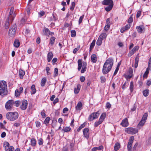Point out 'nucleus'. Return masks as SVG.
<instances>
[{"label": "nucleus", "mask_w": 151, "mask_h": 151, "mask_svg": "<svg viewBox=\"0 0 151 151\" xmlns=\"http://www.w3.org/2000/svg\"><path fill=\"white\" fill-rule=\"evenodd\" d=\"M6 83L3 81H0V98H2L7 95L8 91L6 90Z\"/></svg>", "instance_id": "obj_1"}, {"label": "nucleus", "mask_w": 151, "mask_h": 151, "mask_svg": "<svg viewBox=\"0 0 151 151\" xmlns=\"http://www.w3.org/2000/svg\"><path fill=\"white\" fill-rule=\"evenodd\" d=\"M18 116V114L17 112H8L6 114L7 119L11 121H14L16 120Z\"/></svg>", "instance_id": "obj_2"}, {"label": "nucleus", "mask_w": 151, "mask_h": 151, "mask_svg": "<svg viewBox=\"0 0 151 151\" xmlns=\"http://www.w3.org/2000/svg\"><path fill=\"white\" fill-rule=\"evenodd\" d=\"M78 70H80L82 67L81 73H84L86 70L87 69V63L86 62L82 63V60L79 59L78 60Z\"/></svg>", "instance_id": "obj_3"}, {"label": "nucleus", "mask_w": 151, "mask_h": 151, "mask_svg": "<svg viewBox=\"0 0 151 151\" xmlns=\"http://www.w3.org/2000/svg\"><path fill=\"white\" fill-rule=\"evenodd\" d=\"M17 29V26L16 24L12 26L9 29V36L13 37L14 36Z\"/></svg>", "instance_id": "obj_4"}, {"label": "nucleus", "mask_w": 151, "mask_h": 151, "mask_svg": "<svg viewBox=\"0 0 151 151\" xmlns=\"http://www.w3.org/2000/svg\"><path fill=\"white\" fill-rule=\"evenodd\" d=\"M14 8L12 6L11 8L8 17L7 18L8 21L10 20V21H12L15 17L16 15L14 12Z\"/></svg>", "instance_id": "obj_5"}, {"label": "nucleus", "mask_w": 151, "mask_h": 151, "mask_svg": "<svg viewBox=\"0 0 151 151\" xmlns=\"http://www.w3.org/2000/svg\"><path fill=\"white\" fill-rule=\"evenodd\" d=\"M100 113L99 111L96 112H93L91 114L88 118L89 121H91L94 119H97L99 116Z\"/></svg>", "instance_id": "obj_6"}, {"label": "nucleus", "mask_w": 151, "mask_h": 151, "mask_svg": "<svg viewBox=\"0 0 151 151\" xmlns=\"http://www.w3.org/2000/svg\"><path fill=\"white\" fill-rule=\"evenodd\" d=\"M14 101L12 100H8L6 103L5 107L7 110H10L14 104Z\"/></svg>", "instance_id": "obj_7"}, {"label": "nucleus", "mask_w": 151, "mask_h": 151, "mask_svg": "<svg viewBox=\"0 0 151 151\" xmlns=\"http://www.w3.org/2000/svg\"><path fill=\"white\" fill-rule=\"evenodd\" d=\"M114 60L111 58H109L106 60L104 65L112 68L113 65Z\"/></svg>", "instance_id": "obj_8"}, {"label": "nucleus", "mask_w": 151, "mask_h": 151, "mask_svg": "<svg viewBox=\"0 0 151 151\" xmlns=\"http://www.w3.org/2000/svg\"><path fill=\"white\" fill-rule=\"evenodd\" d=\"M125 131L129 134H133L137 133L138 132V130L137 129L135 128L130 127L127 128Z\"/></svg>", "instance_id": "obj_9"}, {"label": "nucleus", "mask_w": 151, "mask_h": 151, "mask_svg": "<svg viewBox=\"0 0 151 151\" xmlns=\"http://www.w3.org/2000/svg\"><path fill=\"white\" fill-rule=\"evenodd\" d=\"M134 139V137L133 136H132L130 137L127 146L128 151H132V145Z\"/></svg>", "instance_id": "obj_10"}, {"label": "nucleus", "mask_w": 151, "mask_h": 151, "mask_svg": "<svg viewBox=\"0 0 151 151\" xmlns=\"http://www.w3.org/2000/svg\"><path fill=\"white\" fill-rule=\"evenodd\" d=\"M27 101L26 100H24L22 101L20 107L22 110H25L27 107Z\"/></svg>", "instance_id": "obj_11"}, {"label": "nucleus", "mask_w": 151, "mask_h": 151, "mask_svg": "<svg viewBox=\"0 0 151 151\" xmlns=\"http://www.w3.org/2000/svg\"><path fill=\"white\" fill-rule=\"evenodd\" d=\"M5 146V150L6 151H13L14 148L12 146L9 147V144L7 142H5L4 144Z\"/></svg>", "instance_id": "obj_12"}, {"label": "nucleus", "mask_w": 151, "mask_h": 151, "mask_svg": "<svg viewBox=\"0 0 151 151\" xmlns=\"http://www.w3.org/2000/svg\"><path fill=\"white\" fill-rule=\"evenodd\" d=\"M111 68L104 65L103 67L102 73L104 74H106L108 73L111 70Z\"/></svg>", "instance_id": "obj_13"}, {"label": "nucleus", "mask_w": 151, "mask_h": 151, "mask_svg": "<svg viewBox=\"0 0 151 151\" xmlns=\"http://www.w3.org/2000/svg\"><path fill=\"white\" fill-rule=\"evenodd\" d=\"M136 29H137L138 32L140 34L144 32L145 30V28L143 25L137 26Z\"/></svg>", "instance_id": "obj_14"}, {"label": "nucleus", "mask_w": 151, "mask_h": 151, "mask_svg": "<svg viewBox=\"0 0 151 151\" xmlns=\"http://www.w3.org/2000/svg\"><path fill=\"white\" fill-rule=\"evenodd\" d=\"M120 124L123 127H127L129 125V123L127 119V118H125L123 119L122 120Z\"/></svg>", "instance_id": "obj_15"}, {"label": "nucleus", "mask_w": 151, "mask_h": 151, "mask_svg": "<svg viewBox=\"0 0 151 151\" xmlns=\"http://www.w3.org/2000/svg\"><path fill=\"white\" fill-rule=\"evenodd\" d=\"M102 3L104 5L108 6L114 4L112 0H104L102 1Z\"/></svg>", "instance_id": "obj_16"}, {"label": "nucleus", "mask_w": 151, "mask_h": 151, "mask_svg": "<svg viewBox=\"0 0 151 151\" xmlns=\"http://www.w3.org/2000/svg\"><path fill=\"white\" fill-rule=\"evenodd\" d=\"M89 129L88 128H85L83 131V134L84 137L86 139L89 137Z\"/></svg>", "instance_id": "obj_17"}, {"label": "nucleus", "mask_w": 151, "mask_h": 151, "mask_svg": "<svg viewBox=\"0 0 151 151\" xmlns=\"http://www.w3.org/2000/svg\"><path fill=\"white\" fill-rule=\"evenodd\" d=\"M133 70L132 68H130L129 71L128 73V74L126 76V79H130L133 76Z\"/></svg>", "instance_id": "obj_18"}, {"label": "nucleus", "mask_w": 151, "mask_h": 151, "mask_svg": "<svg viewBox=\"0 0 151 151\" xmlns=\"http://www.w3.org/2000/svg\"><path fill=\"white\" fill-rule=\"evenodd\" d=\"M139 49L138 46H136L134 47L132 50H131L129 53V56H131L136 51L138 50Z\"/></svg>", "instance_id": "obj_19"}, {"label": "nucleus", "mask_w": 151, "mask_h": 151, "mask_svg": "<svg viewBox=\"0 0 151 151\" xmlns=\"http://www.w3.org/2000/svg\"><path fill=\"white\" fill-rule=\"evenodd\" d=\"M82 104L81 101H79L78 103L75 108L77 111H80L82 109Z\"/></svg>", "instance_id": "obj_20"}, {"label": "nucleus", "mask_w": 151, "mask_h": 151, "mask_svg": "<svg viewBox=\"0 0 151 151\" xmlns=\"http://www.w3.org/2000/svg\"><path fill=\"white\" fill-rule=\"evenodd\" d=\"M91 60L93 63H96L97 61L96 55L95 54H92L91 56Z\"/></svg>", "instance_id": "obj_21"}, {"label": "nucleus", "mask_w": 151, "mask_h": 151, "mask_svg": "<svg viewBox=\"0 0 151 151\" xmlns=\"http://www.w3.org/2000/svg\"><path fill=\"white\" fill-rule=\"evenodd\" d=\"M25 74V71L22 69H20L19 71V75L21 79H22L23 76Z\"/></svg>", "instance_id": "obj_22"}, {"label": "nucleus", "mask_w": 151, "mask_h": 151, "mask_svg": "<svg viewBox=\"0 0 151 151\" xmlns=\"http://www.w3.org/2000/svg\"><path fill=\"white\" fill-rule=\"evenodd\" d=\"M53 57V54L52 52L48 53L47 54V61L49 62Z\"/></svg>", "instance_id": "obj_23"}, {"label": "nucleus", "mask_w": 151, "mask_h": 151, "mask_svg": "<svg viewBox=\"0 0 151 151\" xmlns=\"http://www.w3.org/2000/svg\"><path fill=\"white\" fill-rule=\"evenodd\" d=\"M106 114L105 113H103L101 115L99 120L103 122L106 118Z\"/></svg>", "instance_id": "obj_24"}, {"label": "nucleus", "mask_w": 151, "mask_h": 151, "mask_svg": "<svg viewBox=\"0 0 151 151\" xmlns=\"http://www.w3.org/2000/svg\"><path fill=\"white\" fill-rule=\"evenodd\" d=\"M104 147L102 145H101L99 147H95L92 148V151H96L98 150H102L103 149Z\"/></svg>", "instance_id": "obj_25"}, {"label": "nucleus", "mask_w": 151, "mask_h": 151, "mask_svg": "<svg viewBox=\"0 0 151 151\" xmlns=\"http://www.w3.org/2000/svg\"><path fill=\"white\" fill-rule=\"evenodd\" d=\"M31 94H34L35 93L36 91V90L35 88V86L34 85H32L31 86Z\"/></svg>", "instance_id": "obj_26"}, {"label": "nucleus", "mask_w": 151, "mask_h": 151, "mask_svg": "<svg viewBox=\"0 0 151 151\" xmlns=\"http://www.w3.org/2000/svg\"><path fill=\"white\" fill-rule=\"evenodd\" d=\"M14 45L16 47H18L19 46L20 42L18 40H15L14 43Z\"/></svg>", "instance_id": "obj_27"}, {"label": "nucleus", "mask_w": 151, "mask_h": 151, "mask_svg": "<svg viewBox=\"0 0 151 151\" xmlns=\"http://www.w3.org/2000/svg\"><path fill=\"white\" fill-rule=\"evenodd\" d=\"M12 21H10V20H8V19H7L6 22L5 24V28L6 29H8L9 27V22H12Z\"/></svg>", "instance_id": "obj_28"}, {"label": "nucleus", "mask_w": 151, "mask_h": 151, "mask_svg": "<svg viewBox=\"0 0 151 151\" xmlns=\"http://www.w3.org/2000/svg\"><path fill=\"white\" fill-rule=\"evenodd\" d=\"M80 88V84H78L77 86V88L74 89V93L75 94H77L79 93Z\"/></svg>", "instance_id": "obj_29"}, {"label": "nucleus", "mask_w": 151, "mask_h": 151, "mask_svg": "<svg viewBox=\"0 0 151 151\" xmlns=\"http://www.w3.org/2000/svg\"><path fill=\"white\" fill-rule=\"evenodd\" d=\"M47 81V79L45 77H44L42 78L41 82V85L42 86H45V83Z\"/></svg>", "instance_id": "obj_30"}, {"label": "nucleus", "mask_w": 151, "mask_h": 151, "mask_svg": "<svg viewBox=\"0 0 151 151\" xmlns=\"http://www.w3.org/2000/svg\"><path fill=\"white\" fill-rule=\"evenodd\" d=\"M113 5L114 4H111V5H109V6L106 7L105 8V10L107 12L110 11L112 9Z\"/></svg>", "instance_id": "obj_31"}, {"label": "nucleus", "mask_w": 151, "mask_h": 151, "mask_svg": "<svg viewBox=\"0 0 151 151\" xmlns=\"http://www.w3.org/2000/svg\"><path fill=\"white\" fill-rule=\"evenodd\" d=\"M96 40H93L91 43L90 46V51H91V50L93 48L95 44Z\"/></svg>", "instance_id": "obj_32"}, {"label": "nucleus", "mask_w": 151, "mask_h": 151, "mask_svg": "<svg viewBox=\"0 0 151 151\" xmlns=\"http://www.w3.org/2000/svg\"><path fill=\"white\" fill-rule=\"evenodd\" d=\"M43 31L45 35H49V33L50 31L48 28H45L43 29Z\"/></svg>", "instance_id": "obj_33"}, {"label": "nucleus", "mask_w": 151, "mask_h": 151, "mask_svg": "<svg viewBox=\"0 0 151 151\" xmlns=\"http://www.w3.org/2000/svg\"><path fill=\"white\" fill-rule=\"evenodd\" d=\"M139 58L138 55H137L135 59V62L134 63V67L136 68L138 66Z\"/></svg>", "instance_id": "obj_34"}, {"label": "nucleus", "mask_w": 151, "mask_h": 151, "mask_svg": "<svg viewBox=\"0 0 151 151\" xmlns=\"http://www.w3.org/2000/svg\"><path fill=\"white\" fill-rule=\"evenodd\" d=\"M120 144L118 142L116 143L115 144L114 147V150L116 151H117L119 149V148H120Z\"/></svg>", "instance_id": "obj_35"}, {"label": "nucleus", "mask_w": 151, "mask_h": 151, "mask_svg": "<svg viewBox=\"0 0 151 151\" xmlns=\"http://www.w3.org/2000/svg\"><path fill=\"white\" fill-rule=\"evenodd\" d=\"M106 34L105 33H103L101 34L99 36V39H101L102 40L104 39H105L106 37Z\"/></svg>", "instance_id": "obj_36"}, {"label": "nucleus", "mask_w": 151, "mask_h": 151, "mask_svg": "<svg viewBox=\"0 0 151 151\" xmlns=\"http://www.w3.org/2000/svg\"><path fill=\"white\" fill-rule=\"evenodd\" d=\"M55 39L56 38L54 37H51L50 41V43L52 45L54 44Z\"/></svg>", "instance_id": "obj_37"}, {"label": "nucleus", "mask_w": 151, "mask_h": 151, "mask_svg": "<svg viewBox=\"0 0 151 151\" xmlns=\"http://www.w3.org/2000/svg\"><path fill=\"white\" fill-rule=\"evenodd\" d=\"M36 144V141L34 138H32L31 140V145L32 146H35Z\"/></svg>", "instance_id": "obj_38"}, {"label": "nucleus", "mask_w": 151, "mask_h": 151, "mask_svg": "<svg viewBox=\"0 0 151 151\" xmlns=\"http://www.w3.org/2000/svg\"><path fill=\"white\" fill-rule=\"evenodd\" d=\"M145 122L141 120L137 126V128L140 129L141 127L144 124Z\"/></svg>", "instance_id": "obj_39"}, {"label": "nucleus", "mask_w": 151, "mask_h": 151, "mask_svg": "<svg viewBox=\"0 0 151 151\" xmlns=\"http://www.w3.org/2000/svg\"><path fill=\"white\" fill-rule=\"evenodd\" d=\"M71 130V128L70 127H63V130L65 132H69Z\"/></svg>", "instance_id": "obj_40"}, {"label": "nucleus", "mask_w": 151, "mask_h": 151, "mask_svg": "<svg viewBox=\"0 0 151 151\" xmlns=\"http://www.w3.org/2000/svg\"><path fill=\"white\" fill-rule=\"evenodd\" d=\"M134 89V84L133 81H131L130 83V85L129 87V89L130 92H132L133 91Z\"/></svg>", "instance_id": "obj_41"}, {"label": "nucleus", "mask_w": 151, "mask_h": 151, "mask_svg": "<svg viewBox=\"0 0 151 151\" xmlns=\"http://www.w3.org/2000/svg\"><path fill=\"white\" fill-rule=\"evenodd\" d=\"M58 68H56L54 69V77H56L58 76Z\"/></svg>", "instance_id": "obj_42"}, {"label": "nucleus", "mask_w": 151, "mask_h": 151, "mask_svg": "<svg viewBox=\"0 0 151 151\" xmlns=\"http://www.w3.org/2000/svg\"><path fill=\"white\" fill-rule=\"evenodd\" d=\"M149 90L148 89H147L145 90H144L143 92V95L145 96H147L148 95Z\"/></svg>", "instance_id": "obj_43"}, {"label": "nucleus", "mask_w": 151, "mask_h": 151, "mask_svg": "<svg viewBox=\"0 0 151 151\" xmlns=\"http://www.w3.org/2000/svg\"><path fill=\"white\" fill-rule=\"evenodd\" d=\"M103 122L99 119L98 121L94 123V127H96L98 126V125L101 124Z\"/></svg>", "instance_id": "obj_44"}, {"label": "nucleus", "mask_w": 151, "mask_h": 151, "mask_svg": "<svg viewBox=\"0 0 151 151\" xmlns=\"http://www.w3.org/2000/svg\"><path fill=\"white\" fill-rule=\"evenodd\" d=\"M147 116L148 115L147 113H145L143 115V117L142 119V120L145 122V121L147 119Z\"/></svg>", "instance_id": "obj_45"}, {"label": "nucleus", "mask_w": 151, "mask_h": 151, "mask_svg": "<svg viewBox=\"0 0 151 151\" xmlns=\"http://www.w3.org/2000/svg\"><path fill=\"white\" fill-rule=\"evenodd\" d=\"M21 93L19 91V89H16L15 93V96L16 97H18L20 96Z\"/></svg>", "instance_id": "obj_46"}, {"label": "nucleus", "mask_w": 151, "mask_h": 151, "mask_svg": "<svg viewBox=\"0 0 151 151\" xmlns=\"http://www.w3.org/2000/svg\"><path fill=\"white\" fill-rule=\"evenodd\" d=\"M102 39H99V37L98 40L96 41V45L98 46H100L101 45L102 40Z\"/></svg>", "instance_id": "obj_47"}, {"label": "nucleus", "mask_w": 151, "mask_h": 151, "mask_svg": "<svg viewBox=\"0 0 151 151\" xmlns=\"http://www.w3.org/2000/svg\"><path fill=\"white\" fill-rule=\"evenodd\" d=\"M75 5V3L74 2H72L71 5V6L70 7V9L73 11L74 9Z\"/></svg>", "instance_id": "obj_48"}, {"label": "nucleus", "mask_w": 151, "mask_h": 151, "mask_svg": "<svg viewBox=\"0 0 151 151\" xmlns=\"http://www.w3.org/2000/svg\"><path fill=\"white\" fill-rule=\"evenodd\" d=\"M74 143L72 142H70V147L71 151H73L74 149Z\"/></svg>", "instance_id": "obj_49"}, {"label": "nucleus", "mask_w": 151, "mask_h": 151, "mask_svg": "<svg viewBox=\"0 0 151 151\" xmlns=\"http://www.w3.org/2000/svg\"><path fill=\"white\" fill-rule=\"evenodd\" d=\"M71 36L72 37H74L76 36V31L74 30H72L71 31Z\"/></svg>", "instance_id": "obj_50"}, {"label": "nucleus", "mask_w": 151, "mask_h": 151, "mask_svg": "<svg viewBox=\"0 0 151 151\" xmlns=\"http://www.w3.org/2000/svg\"><path fill=\"white\" fill-rule=\"evenodd\" d=\"M31 8V6L30 5H28L27 6V8L26 9V11L27 14H29Z\"/></svg>", "instance_id": "obj_51"}, {"label": "nucleus", "mask_w": 151, "mask_h": 151, "mask_svg": "<svg viewBox=\"0 0 151 151\" xmlns=\"http://www.w3.org/2000/svg\"><path fill=\"white\" fill-rule=\"evenodd\" d=\"M151 70V57L150 58L148 62V67L147 68V70L148 69Z\"/></svg>", "instance_id": "obj_52"}, {"label": "nucleus", "mask_w": 151, "mask_h": 151, "mask_svg": "<svg viewBox=\"0 0 151 151\" xmlns=\"http://www.w3.org/2000/svg\"><path fill=\"white\" fill-rule=\"evenodd\" d=\"M100 79L101 83H104L106 81V78L104 76H101L100 77Z\"/></svg>", "instance_id": "obj_53"}, {"label": "nucleus", "mask_w": 151, "mask_h": 151, "mask_svg": "<svg viewBox=\"0 0 151 151\" xmlns=\"http://www.w3.org/2000/svg\"><path fill=\"white\" fill-rule=\"evenodd\" d=\"M84 17V15H83L82 16H81L79 18V21H78V24H80L82 22V20L83 19Z\"/></svg>", "instance_id": "obj_54"}, {"label": "nucleus", "mask_w": 151, "mask_h": 151, "mask_svg": "<svg viewBox=\"0 0 151 151\" xmlns=\"http://www.w3.org/2000/svg\"><path fill=\"white\" fill-rule=\"evenodd\" d=\"M38 143L40 145H42L43 143V140L42 138L39 139L38 140Z\"/></svg>", "instance_id": "obj_55"}, {"label": "nucleus", "mask_w": 151, "mask_h": 151, "mask_svg": "<svg viewBox=\"0 0 151 151\" xmlns=\"http://www.w3.org/2000/svg\"><path fill=\"white\" fill-rule=\"evenodd\" d=\"M50 120V118L49 117H47L45 119L44 122L46 124H47Z\"/></svg>", "instance_id": "obj_56"}, {"label": "nucleus", "mask_w": 151, "mask_h": 151, "mask_svg": "<svg viewBox=\"0 0 151 151\" xmlns=\"http://www.w3.org/2000/svg\"><path fill=\"white\" fill-rule=\"evenodd\" d=\"M110 25L109 24H107L104 27V30L106 31H108L110 28Z\"/></svg>", "instance_id": "obj_57"}, {"label": "nucleus", "mask_w": 151, "mask_h": 151, "mask_svg": "<svg viewBox=\"0 0 151 151\" xmlns=\"http://www.w3.org/2000/svg\"><path fill=\"white\" fill-rule=\"evenodd\" d=\"M130 25L129 24H127L124 27L126 30L128 29L130 27Z\"/></svg>", "instance_id": "obj_58"}, {"label": "nucleus", "mask_w": 151, "mask_h": 151, "mask_svg": "<svg viewBox=\"0 0 151 151\" xmlns=\"http://www.w3.org/2000/svg\"><path fill=\"white\" fill-rule=\"evenodd\" d=\"M43 111L41 112V114L43 118H45L46 117V114L45 113V111L43 110Z\"/></svg>", "instance_id": "obj_59"}, {"label": "nucleus", "mask_w": 151, "mask_h": 151, "mask_svg": "<svg viewBox=\"0 0 151 151\" xmlns=\"http://www.w3.org/2000/svg\"><path fill=\"white\" fill-rule=\"evenodd\" d=\"M133 21V18L131 16L128 20V22L129 23H131Z\"/></svg>", "instance_id": "obj_60"}, {"label": "nucleus", "mask_w": 151, "mask_h": 151, "mask_svg": "<svg viewBox=\"0 0 151 151\" xmlns=\"http://www.w3.org/2000/svg\"><path fill=\"white\" fill-rule=\"evenodd\" d=\"M39 14L40 15V17H41L44 15L45 12L44 11H41L39 13Z\"/></svg>", "instance_id": "obj_61"}, {"label": "nucleus", "mask_w": 151, "mask_h": 151, "mask_svg": "<svg viewBox=\"0 0 151 151\" xmlns=\"http://www.w3.org/2000/svg\"><path fill=\"white\" fill-rule=\"evenodd\" d=\"M20 101H16L14 102V104H15L16 106L18 107L19 105Z\"/></svg>", "instance_id": "obj_62"}, {"label": "nucleus", "mask_w": 151, "mask_h": 151, "mask_svg": "<svg viewBox=\"0 0 151 151\" xmlns=\"http://www.w3.org/2000/svg\"><path fill=\"white\" fill-rule=\"evenodd\" d=\"M141 11H138L137 13V15H136L137 17L139 18L140 17V15H141Z\"/></svg>", "instance_id": "obj_63"}, {"label": "nucleus", "mask_w": 151, "mask_h": 151, "mask_svg": "<svg viewBox=\"0 0 151 151\" xmlns=\"http://www.w3.org/2000/svg\"><path fill=\"white\" fill-rule=\"evenodd\" d=\"M111 105L109 102H107L106 104V107L107 108L109 109L111 107Z\"/></svg>", "instance_id": "obj_64"}]
</instances>
